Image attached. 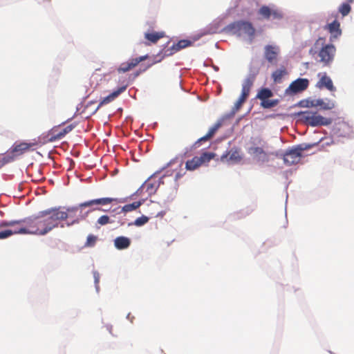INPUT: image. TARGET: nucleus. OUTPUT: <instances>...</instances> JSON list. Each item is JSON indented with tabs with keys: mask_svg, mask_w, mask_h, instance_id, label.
Masks as SVG:
<instances>
[{
	"mask_svg": "<svg viewBox=\"0 0 354 354\" xmlns=\"http://www.w3.org/2000/svg\"><path fill=\"white\" fill-rule=\"evenodd\" d=\"M245 101V97H239L237 100L235 102L232 109L237 112L241 107L242 104Z\"/></svg>",
	"mask_w": 354,
	"mask_h": 354,
	"instance_id": "53",
	"label": "nucleus"
},
{
	"mask_svg": "<svg viewBox=\"0 0 354 354\" xmlns=\"http://www.w3.org/2000/svg\"><path fill=\"white\" fill-rule=\"evenodd\" d=\"M335 101L329 98H317L315 100V108L317 109L316 111L317 112L331 110L335 107Z\"/></svg>",
	"mask_w": 354,
	"mask_h": 354,
	"instance_id": "13",
	"label": "nucleus"
},
{
	"mask_svg": "<svg viewBox=\"0 0 354 354\" xmlns=\"http://www.w3.org/2000/svg\"><path fill=\"white\" fill-rule=\"evenodd\" d=\"M236 113V112L232 109V110L229 113H225L218 120H219V121L221 122L222 124H223V122L225 120L232 118L234 116Z\"/></svg>",
	"mask_w": 354,
	"mask_h": 354,
	"instance_id": "49",
	"label": "nucleus"
},
{
	"mask_svg": "<svg viewBox=\"0 0 354 354\" xmlns=\"http://www.w3.org/2000/svg\"><path fill=\"white\" fill-rule=\"evenodd\" d=\"M113 222H114V221L111 220L109 215L103 214L97 218L96 225H100L101 226H103V225H106L109 223H113Z\"/></svg>",
	"mask_w": 354,
	"mask_h": 354,
	"instance_id": "35",
	"label": "nucleus"
},
{
	"mask_svg": "<svg viewBox=\"0 0 354 354\" xmlns=\"http://www.w3.org/2000/svg\"><path fill=\"white\" fill-rule=\"evenodd\" d=\"M131 244V239L125 236H118L113 240L114 247L118 250H124L128 249Z\"/></svg>",
	"mask_w": 354,
	"mask_h": 354,
	"instance_id": "17",
	"label": "nucleus"
},
{
	"mask_svg": "<svg viewBox=\"0 0 354 354\" xmlns=\"http://www.w3.org/2000/svg\"><path fill=\"white\" fill-rule=\"evenodd\" d=\"M136 66L137 64L134 61V58H131L127 62L122 63L117 68V71L119 73H124L133 69Z\"/></svg>",
	"mask_w": 354,
	"mask_h": 354,
	"instance_id": "21",
	"label": "nucleus"
},
{
	"mask_svg": "<svg viewBox=\"0 0 354 354\" xmlns=\"http://www.w3.org/2000/svg\"><path fill=\"white\" fill-rule=\"evenodd\" d=\"M78 122H74L66 127H65L62 131L63 133H64L65 135H67L68 133H70L72 130H73L78 124Z\"/></svg>",
	"mask_w": 354,
	"mask_h": 354,
	"instance_id": "56",
	"label": "nucleus"
},
{
	"mask_svg": "<svg viewBox=\"0 0 354 354\" xmlns=\"http://www.w3.org/2000/svg\"><path fill=\"white\" fill-rule=\"evenodd\" d=\"M94 278V284H99L100 283V274L97 270H93Z\"/></svg>",
	"mask_w": 354,
	"mask_h": 354,
	"instance_id": "64",
	"label": "nucleus"
},
{
	"mask_svg": "<svg viewBox=\"0 0 354 354\" xmlns=\"http://www.w3.org/2000/svg\"><path fill=\"white\" fill-rule=\"evenodd\" d=\"M177 169H176V170ZM175 169H165L163 171L164 173L160 176V178H162V180H164L165 178L172 176L174 171Z\"/></svg>",
	"mask_w": 354,
	"mask_h": 354,
	"instance_id": "61",
	"label": "nucleus"
},
{
	"mask_svg": "<svg viewBox=\"0 0 354 354\" xmlns=\"http://www.w3.org/2000/svg\"><path fill=\"white\" fill-rule=\"evenodd\" d=\"M195 35L194 36L192 39H182L178 40L177 42H174L171 46V50H174L175 53H177L182 49H184L187 47L192 46L195 41Z\"/></svg>",
	"mask_w": 354,
	"mask_h": 354,
	"instance_id": "18",
	"label": "nucleus"
},
{
	"mask_svg": "<svg viewBox=\"0 0 354 354\" xmlns=\"http://www.w3.org/2000/svg\"><path fill=\"white\" fill-rule=\"evenodd\" d=\"M286 75H288V71L282 66L272 73L271 77L275 84H281L283 77Z\"/></svg>",
	"mask_w": 354,
	"mask_h": 354,
	"instance_id": "20",
	"label": "nucleus"
},
{
	"mask_svg": "<svg viewBox=\"0 0 354 354\" xmlns=\"http://www.w3.org/2000/svg\"><path fill=\"white\" fill-rule=\"evenodd\" d=\"M249 153L255 155L259 161L266 162L268 161V154L261 147H251L249 149Z\"/></svg>",
	"mask_w": 354,
	"mask_h": 354,
	"instance_id": "19",
	"label": "nucleus"
},
{
	"mask_svg": "<svg viewBox=\"0 0 354 354\" xmlns=\"http://www.w3.org/2000/svg\"><path fill=\"white\" fill-rule=\"evenodd\" d=\"M201 166L198 156H194L190 160H187L185 162V169L187 171H192Z\"/></svg>",
	"mask_w": 354,
	"mask_h": 354,
	"instance_id": "29",
	"label": "nucleus"
},
{
	"mask_svg": "<svg viewBox=\"0 0 354 354\" xmlns=\"http://www.w3.org/2000/svg\"><path fill=\"white\" fill-rule=\"evenodd\" d=\"M300 107V108H315V100L311 97L303 99L297 102L296 104L292 105L290 108Z\"/></svg>",
	"mask_w": 354,
	"mask_h": 354,
	"instance_id": "25",
	"label": "nucleus"
},
{
	"mask_svg": "<svg viewBox=\"0 0 354 354\" xmlns=\"http://www.w3.org/2000/svg\"><path fill=\"white\" fill-rule=\"evenodd\" d=\"M254 80V79L247 76V77L244 80L242 84V87H244L248 89H251V87L252 86Z\"/></svg>",
	"mask_w": 354,
	"mask_h": 354,
	"instance_id": "52",
	"label": "nucleus"
},
{
	"mask_svg": "<svg viewBox=\"0 0 354 354\" xmlns=\"http://www.w3.org/2000/svg\"><path fill=\"white\" fill-rule=\"evenodd\" d=\"M250 89H248L244 87H242L241 93L239 97H245V100H246L250 94Z\"/></svg>",
	"mask_w": 354,
	"mask_h": 354,
	"instance_id": "63",
	"label": "nucleus"
},
{
	"mask_svg": "<svg viewBox=\"0 0 354 354\" xmlns=\"http://www.w3.org/2000/svg\"><path fill=\"white\" fill-rule=\"evenodd\" d=\"M162 172V169H159L144 181V184L146 185V192L148 193V196L150 197L155 194L160 185L164 184V180H162L160 176L158 180H155L158 175L160 174Z\"/></svg>",
	"mask_w": 354,
	"mask_h": 354,
	"instance_id": "5",
	"label": "nucleus"
},
{
	"mask_svg": "<svg viewBox=\"0 0 354 354\" xmlns=\"http://www.w3.org/2000/svg\"><path fill=\"white\" fill-rule=\"evenodd\" d=\"M160 62V59H153V60L151 61V64H147L146 65H143L142 64L140 67V68L138 70H137L138 71H141V73L145 72L147 70H148L149 68H151L153 65L157 64V63H159Z\"/></svg>",
	"mask_w": 354,
	"mask_h": 354,
	"instance_id": "43",
	"label": "nucleus"
},
{
	"mask_svg": "<svg viewBox=\"0 0 354 354\" xmlns=\"http://www.w3.org/2000/svg\"><path fill=\"white\" fill-rule=\"evenodd\" d=\"M123 213L122 211H121V207L118 206L115 208H113L112 209L109 210L110 217H115L116 215Z\"/></svg>",
	"mask_w": 354,
	"mask_h": 354,
	"instance_id": "57",
	"label": "nucleus"
},
{
	"mask_svg": "<svg viewBox=\"0 0 354 354\" xmlns=\"http://www.w3.org/2000/svg\"><path fill=\"white\" fill-rule=\"evenodd\" d=\"M40 216H43L46 222L59 223L58 221H66L70 217L63 209L62 206H56L40 211Z\"/></svg>",
	"mask_w": 354,
	"mask_h": 354,
	"instance_id": "3",
	"label": "nucleus"
},
{
	"mask_svg": "<svg viewBox=\"0 0 354 354\" xmlns=\"http://www.w3.org/2000/svg\"><path fill=\"white\" fill-rule=\"evenodd\" d=\"M33 231L29 230L27 227H21L17 230H13L14 234H34Z\"/></svg>",
	"mask_w": 354,
	"mask_h": 354,
	"instance_id": "41",
	"label": "nucleus"
},
{
	"mask_svg": "<svg viewBox=\"0 0 354 354\" xmlns=\"http://www.w3.org/2000/svg\"><path fill=\"white\" fill-rule=\"evenodd\" d=\"M279 53V48L276 46L267 44L264 46V58L271 64L276 62Z\"/></svg>",
	"mask_w": 354,
	"mask_h": 354,
	"instance_id": "14",
	"label": "nucleus"
},
{
	"mask_svg": "<svg viewBox=\"0 0 354 354\" xmlns=\"http://www.w3.org/2000/svg\"><path fill=\"white\" fill-rule=\"evenodd\" d=\"M112 197H102L98 198L91 199L84 202L81 203L82 207L85 208H95L96 207L103 206L108 205L113 201Z\"/></svg>",
	"mask_w": 354,
	"mask_h": 354,
	"instance_id": "10",
	"label": "nucleus"
},
{
	"mask_svg": "<svg viewBox=\"0 0 354 354\" xmlns=\"http://www.w3.org/2000/svg\"><path fill=\"white\" fill-rule=\"evenodd\" d=\"M129 86V84H126L122 86H117L114 88L108 95L102 97L100 100V103L93 112L91 113L89 115H86L85 118H88L91 115L96 113L97 110L103 105L107 104L111 102H113L115 99H116L120 94L124 93L127 87Z\"/></svg>",
	"mask_w": 354,
	"mask_h": 354,
	"instance_id": "7",
	"label": "nucleus"
},
{
	"mask_svg": "<svg viewBox=\"0 0 354 354\" xmlns=\"http://www.w3.org/2000/svg\"><path fill=\"white\" fill-rule=\"evenodd\" d=\"M231 8H229L227 11V13L218 17L214 19L211 24L207 26L205 28L201 30L195 35V40H198L202 37L207 35H213L216 33H225L230 35H235L236 37H241L242 32L247 35V41L249 44H252L258 34L261 33L260 31L257 30L254 26L253 24L248 19H242L234 21L230 23L221 30H218L223 20L230 12Z\"/></svg>",
	"mask_w": 354,
	"mask_h": 354,
	"instance_id": "1",
	"label": "nucleus"
},
{
	"mask_svg": "<svg viewBox=\"0 0 354 354\" xmlns=\"http://www.w3.org/2000/svg\"><path fill=\"white\" fill-rule=\"evenodd\" d=\"M16 158V156L12 151L9 149L6 153L1 158L3 164L6 165L8 163L13 162Z\"/></svg>",
	"mask_w": 354,
	"mask_h": 354,
	"instance_id": "37",
	"label": "nucleus"
},
{
	"mask_svg": "<svg viewBox=\"0 0 354 354\" xmlns=\"http://www.w3.org/2000/svg\"><path fill=\"white\" fill-rule=\"evenodd\" d=\"M288 116L311 127H328L333 122L332 118L324 117L317 111L313 110L299 111L290 113Z\"/></svg>",
	"mask_w": 354,
	"mask_h": 354,
	"instance_id": "2",
	"label": "nucleus"
},
{
	"mask_svg": "<svg viewBox=\"0 0 354 354\" xmlns=\"http://www.w3.org/2000/svg\"><path fill=\"white\" fill-rule=\"evenodd\" d=\"M178 186V183H176L174 187H169L167 191L165 192L163 194L165 198L161 206L168 208L169 204L171 203L176 196Z\"/></svg>",
	"mask_w": 354,
	"mask_h": 354,
	"instance_id": "15",
	"label": "nucleus"
},
{
	"mask_svg": "<svg viewBox=\"0 0 354 354\" xmlns=\"http://www.w3.org/2000/svg\"><path fill=\"white\" fill-rule=\"evenodd\" d=\"M271 17L273 19L281 20L283 18V15L280 10L272 9Z\"/></svg>",
	"mask_w": 354,
	"mask_h": 354,
	"instance_id": "54",
	"label": "nucleus"
},
{
	"mask_svg": "<svg viewBox=\"0 0 354 354\" xmlns=\"http://www.w3.org/2000/svg\"><path fill=\"white\" fill-rule=\"evenodd\" d=\"M230 156V151H225L220 157V160L221 162H230V160H228V158Z\"/></svg>",
	"mask_w": 354,
	"mask_h": 354,
	"instance_id": "62",
	"label": "nucleus"
},
{
	"mask_svg": "<svg viewBox=\"0 0 354 354\" xmlns=\"http://www.w3.org/2000/svg\"><path fill=\"white\" fill-rule=\"evenodd\" d=\"M169 44V41L163 45V49L160 50L156 55H153L154 59H160L161 62L165 57L171 56L176 53L174 50H171V46L165 49Z\"/></svg>",
	"mask_w": 354,
	"mask_h": 354,
	"instance_id": "22",
	"label": "nucleus"
},
{
	"mask_svg": "<svg viewBox=\"0 0 354 354\" xmlns=\"http://www.w3.org/2000/svg\"><path fill=\"white\" fill-rule=\"evenodd\" d=\"M40 211L37 214L26 217V225L28 227H33L39 225L40 221L43 218V216H40Z\"/></svg>",
	"mask_w": 354,
	"mask_h": 354,
	"instance_id": "23",
	"label": "nucleus"
},
{
	"mask_svg": "<svg viewBox=\"0 0 354 354\" xmlns=\"http://www.w3.org/2000/svg\"><path fill=\"white\" fill-rule=\"evenodd\" d=\"M137 209L136 205H134L133 202L131 203H127L124 205V206L121 207V211L123 212V214L125 215L127 213L133 212L134 210Z\"/></svg>",
	"mask_w": 354,
	"mask_h": 354,
	"instance_id": "42",
	"label": "nucleus"
},
{
	"mask_svg": "<svg viewBox=\"0 0 354 354\" xmlns=\"http://www.w3.org/2000/svg\"><path fill=\"white\" fill-rule=\"evenodd\" d=\"M198 160L201 165L203 164H207L210 161L207 151L202 153L201 156L198 157Z\"/></svg>",
	"mask_w": 354,
	"mask_h": 354,
	"instance_id": "51",
	"label": "nucleus"
},
{
	"mask_svg": "<svg viewBox=\"0 0 354 354\" xmlns=\"http://www.w3.org/2000/svg\"><path fill=\"white\" fill-rule=\"evenodd\" d=\"M39 224H42L44 225V228L39 230V228L37 227L35 230L33 231L34 235L45 236L54 228L58 227V223L46 222L45 218L41 219Z\"/></svg>",
	"mask_w": 354,
	"mask_h": 354,
	"instance_id": "16",
	"label": "nucleus"
},
{
	"mask_svg": "<svg viewBox=\"0 0 354 354\" xmlns=\"http://www.w3.org/2000/svg\"><path fill=\"white\" fill-rule=\"evenodd\" d=\"M275 156L283 160L284 165L289 164V159L285 156V150H279L275 152Z\"/></svg>",
	"mask_w": 354,
	"mask_h": 354,
	"instance_id": "50",
	"label": "nucleus"
},
{
	"mask_svg": "<svg viewBox=\"0 0 354 354\" xmlns=\"http://www.w3.org/2000/svg\"><path fill=\"white\" fill-rule=\"evenodd\" d=\"M97 236L90 234L86 237V241L84 245V248H93L95 245L97 241Z\"/></svg>",
	"mask_w": 354,
	"mask_h": 354,
	"instance_id": "34",
	"label": "nucleus"
},
{
	"mask_svg": "<svg viewBox=\"0 0 354 354\" xmlns=\"http://www.w3.org/2000/svg\"><path fill=\"white\" fill-rule=\"evenodd\" d=\"M160 62V59H153V60L151 61V64H147L146 65H143L142 64L140 67V68L138 70H137L138 71H141V73L145 72L147 70H148L149 68H151L153 65L157 64V63H159Z\"/></svg>",
	"mask_w": 354,
	"mask_h": 354,
	"instance_id": "44",
	"label": "nucleus"
},
{
	"mask_svg": "<svg viewBox=\"0 0 354 354\" xmlns=\"http://www.w3.org/2000/svg\"><path fill=\"white\" fill-rule=\"evenodd\" d=\"M353 3L346 0L339 5L338 12L342 15V17L347 16L351 12L352 8L351 4Z\"/></svg>",
	"mask_w": 354,
	"mask_h": 354,
	"instance_id": "27",
	"label": "nucleus"
},
{
	"mask_svg": "<svg viewBox=\"0 0 354 354\" xmlns=\"http://www.w3.org/2000/svg\"><path fill=\"white\" fill-rule=\"evenodd\" d=\"M310 82L308 78L297 77L296 80L292 81L289 86L285 89V96H294L297 93H302L306 91Z\"/></svg>",
	"mask_w": 354,
	"mask_h": 354,
	"instance_id": "4",
	"label": "nucleus"
},
{
	"mask_svg": "<svg viewBox=\"0 0 354 354\" xmlns=\"http://www.w3.org/2000/svg\"><path fill=\"white\" fill-rule=\"evenodd\" d=\"M336 52L335 46L333 42L328 44H322V48L319 50L318 55L320 57V62L324 63L325 66L330 65L335 57Z\"/></svg>",
	"mask_w": 354,
	"mask_h": 354,
	"instance_id": "6",
	"label": "nucleus"
},
{
	"mask_svg": "<svg viewBox=\"0 0 354 354\" xmlns=\"http://www.w3.org/2000/svg\"><path fill=\"white\" fill-rule=\"evenodd\" d=\"M285 156H286L287 159H289V164H286V166H291L299 163L300 159L304 156V154H300L295 145L286 149L285 150Z\"/></svg>",
	"mask_w": 354,
	"mask_h": 354,
	"instance_id": "11",
	"label": "nucleus"
},
{
	"mask_svg": "<svg viewBox=\"0 0 354 354\" xmlns=\"http://www.w3.org/2000/svg\"><path fill=\"white\" fill-rule=\"evenodd\" d=\"M324 29L330 33V42H333L335 39H337L342 34L340 22L337 19H335L330 23L326 24L324 26Z\"/></svg>",
	"mask_w": 354,
	"mask_h": 354,
	"instance_id": "8",
	"label": "nucleus"
},
{
	"mask_svg": "<svg viewBox=\"0 0 354 354\" xmlns=\"http://www.w3.org/2000/svg\"><path fill=\"white\" fill-rule=\"evenodd\" d=\"M272 9L270 8V6L267 5H263L261 6L259 10L258 14L263 17L265 19H270L271 17Z\"/></svg>",
	"mask_w": 354,
	"mask_h": 354,
	"instance_id": "30",
	"label": "nucleus"
},
{
	"mask_svg": "<svg viewBox=\"0 0 354 354\" xmlns=\"http://www.w3.org/2000/svg\"><path fill=\"white\" fill-rule=\"evenodd\" d=\"M222 123L219 120H217V122L212 126L208 131L207 132L206 135L209 138L212 136H213L216 132L218 131V129L222 126Z\"/></svg>",
	"mask_w": 354,
	"mask_h": 354,
	"instance_id": "40",
	"label": "nucleus"
},
{
	"mask_svg": "<svg viewBox=\"0 0 354 354\" xmlns=\"http://www.w3.org/2000/svg\"><path fill=\"white\" fill-rule=\"evenodd\" d=\"M272 96H273L272 90L268 87L262 86L258 90L255 98L262 102V100H266Z\"/></svg>",
	"mask_w": 354,
	"mask_h": 354,
	"instance_id": "24",
	"label": "nucleus"
},
{
	"mask_svg": "<svg viewBox=\"0 0 354 354\" xmlns=\"http://www.w3.org/2000/svg\"><path fill=\"white\" fill-rule=\"evenodd\" d=\"M149 58V55L148 54H146V55H140V56H138L137 57H135L134 58V61L136 62L137 66L142 62L147 59Z\"/></svg>",
	"mask_w": 354,
	"mask_h": 354,
	"instance_id": "59",
	"label": "nucleus"
},
{
	"mask_svg": "<svg viewBox=\"0 0 354 354\" xmlns=\"http://www.w3.org/2000/svg\"><path fill=\"white\" fill-rule=\"evenodd\" d=\"M79 210H80V214L77 216V218L79 219L80 222L81 221L85 220L91 212H92L93 211H95L94 208L88 209L86 211H84V209L83 210L79 209Z\"/></svg>",
	"mask_w": 354,
	"mask_h": 354,
	"instance_id": "45",
	"label": "nucleus"
},
{
	"mask_svg": "<svg viewBox=\"0 0 354 354\" xmlns=\"http://www.w3.org/2000/svg\"><path fill=\"white\" fill-rule=\"evenodd\" d=\"M157 34L156 31H147L144 34L145 39H147L149 43L155 44L158 41Z\"/></svg>",
	"mask_w": 354,
	"mask_h": 354,
	"instance_id": "38",
	"label": "nucleus"
},
{
	"mask_svg": "<svg viewBox=\"0 0 354 354\" xmlns=\"http://www.w3.org/2000/svg\"><path fill=\"white\" fill-rule=\"evenodd\" d=\"M318 77H319V79L316 83L315 87L319 89L326 88L331 93L335 92L337 90L336 87L334 86L332 79L326 73H324L322 74L319 73Z\"/></svg>",
	"mask_w": 354,
	"mask_h": 354,
	"instance_id": "9",
	"label": "nucleus"
},
{
	"mask_svg": "<svg viewBox=\"0 0 354 354\" xmlns=\"http://www.w3.org/2000/svg\"><path fill=\"white\" fill-rule=\"evenodd\" d=\"M35 145V142H26L24 141L19 143L15 142L10 147V150L17 157L24 153L26 151L33 150V149L31 148Z\"/></svg>",
	"mask_w": 354,
	"mask_h": 354,
	"instance_id": "12",
	"label": "nucleus"
},
{
	"mask_svg": "<svg viewBox=\"0 0 354 354\" xmlns=\"http://www.w3.org/2000/svg\"><path fill=\"white\" fill-rule=\"evenodd\" d=\"M80 223L79 219L77 218H74L71 221H66L65 223H58V227L64 228L65 227H70L75 224H78Z\"/></svg>",
	"mask_w": 354,
	"mask_h": 354,
	"instance_id": "48",
	"label": "nucleus"
},
{
	"mask_svg": "<svg viewBox=\"0 0 354 354\" xmlns=\"http://www.w3.org/2000/svg\"><path fill=\"white\" fill-rule=\"evenodd\" d=\"M259 66H254L253 63L251 62L250 64L249 65V71H248V74L247 76L255 80L256 77L259 74Z\"/></svg>",
	"mask_w": 354,
	"mask_h": 354,
	"instance_id": "39",
	"label": "nucleus"
},
{
	"mask_svg": "<svg viewBox=\"0 0 354 354\" xmlns=\"http://www.w3.org/2000/svg\"><path fill=\"white\" fill-rule=\"evenodd\" d=\"M141 74V71H136L134 73L129 75L128 78V82L127 84H130L134 81L136 78H137Z\"/></svg>",
	"mask_w": 354,
	"mask_h": 354,
	"instance_id": "58",
	"label": "nucleus"
},
{
	"mask_svg": "<svg viewBox=\"0 0 354 354\" xmlns=\"http://www.w3.org/2000/svg\"><path fill=\"white\" fill-rule=\"evenodd\" d=\"M323 139L324 138H322L319 141L313 142V143H306V142L300 143L298 145H295V147L298 149L300 154H303L304 151L309 150V149H313L315 147L318 146L319 142H322L323 140Z\"/></svg>",
	"mask_w": 354,
	"mask_h": 354,
	"instance_id": "26",
	"label": "nucleus"
},
{
	"mask_svg": "<svg viewBox=\"0 0 354 354\" xmlns=\"http://www.w3.org/2000/svg\"><path fill=\"white\" fill-rule=\"evenodd\" d=\"M209 138V137L205 134V136H202L201 138H198L191 147L189 149L186 148L185 152L184 153V156H185L189 151L194 149L197 147H198L201 143L205 140H207Z\"/></svg>",
	"mask_w": 354,
	"mask_h": 354,
	"instance_id": "36",
	"label": "nucleus"
},
{
	"mask_svg": "<svg viewBox=\"0 0 354 354\" xmlns=\"http://www.w3.org/2000/svg\"><path fill=\"white\" fill-rule=\"evenodd\" d=\"M66 135L64 133H63V131H60L59 133L54 134L51 136L50 138H48V142H53L57 140H62L63 138H64Z\"/></svg>",
	"mask_w": 354,
	"mask_h": 354,
	"instance_id": "46",
	"label": "nucleus"
},
{
	"mask_svg": "<svg viewBox=\"0 0 354 354\" xmlns=\"http://www.w3.org/2000/svg\"><path fill=\"white\" fill-rule=\"evenodd\" d=\"M145 189H146V185L144 184L143 183L135 192L129 196V198H130L132 200L136 196L141 195Z\"/></svg>",
	"mask_w": 354,
	"mask_h": 354,
	"instance_id": "55",
	"label": "nucleus"
},
{
	"mask_svg": "<svg viewBox=\"0 0 354 354\" xmlns=\"http://www.w3.org/2000/svg\"><path fill=\"white\" fill-rule=\"evenodd\" d=\"M150 218L142 214L136 218L133 221L128 223V226L135 225L136 227H142L149 221Z\"/></svg>",
	"mask_w": 354,
	"mask_h": 354,
	"instance_id": "28",
	"label": "nucleus"
},
{
	"mask_svg": "<svg viewBox=\"0 0 354 354\" xmlns=\"http://www.w3.org/2000/svg\"><path fill=\"white\" fill-rule=\"evenodd\" d=\"M14 235L13 230L5 229L0 231V240L8 239V237Z\"/></svg>",
	"mask_w": 354,
	"mask_h": 354,
	"instance_id": "47",
	"label": "nucleus"
},
{
	"mask_svg": "<svg viewBox=\"0 0 354 354\" xmlns=\"http://www.w3.org/2000/svg\"><path fill=\"white\" fill-rule=\"evenodd\" d=\"M178 160V157H175L172 158L169 162H168L166 165H165L163 167H162L160 169H162V171L169 168L170 166L173 165L176 162H177Z\"/></svg>",
	"mask_w": 354,
	"mask_h": 354,
	"instance_id": "60",
	"label": "nucleus"
},
{
	"mask_svg": "<svg viewBox=\"0 0 354 354\" xmlns=\"http://www.w3.org/2000/svg\"><path fill=\"white\" fill-rule=\"evenodd\" d=\"M81 206V203L73 206H62L64 212L67 213V214L70 215V217L73 216L74 214L78 211L79 209H84V207H80Z\"/></svg>",
	"mask_w": 354,
	"mask_h": 354,
	"instance_id": "32",
	"label": "nucleus"
},
{
	"mask_svg": "<svg viewBox=\"0 0 354 354\" xmlns=\"http://www.w3.org/2000/svg\"><path fill=\"white\" fill-rule=\"evenodd\" d=\"M231 151L232 153L230 152V156L228 158L230 162L236 163L241 161L242 156L239 154L238 149L236 147H234Z\"/></svg>",
	"mask_w": 354,
	"mask_h": 354,
	"instance_id": "33",
	"label": "nucleus"
},
{
	"mask_svg": "<svg viewBox=\"0 0 354 354\" xmlns=\"http://www.w3.org/2000/svg\"><path fill=\"white\" fill-rule=\"evenodd\" d=\"M279 99H266L260 102V106L264 109L272 108L279 104Z\"/></svg>",
	"mask_w": 354,
	"mask_h": 354,
	"instance_id": "31",
	"label": "nucleus"
}]
</instances>
